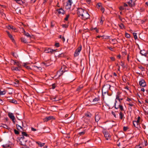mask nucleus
<instances>
[{"label":"nucleus","instance_id":"5fc2aeb1","mask_svg":"<svg viewBox=\"0 0 148 148\" xmlns=\"http://www.w3.org/2000/svg\"><path fill=\"white\" fill-rule=\"evenodd\" d=\"M103 18L102 17H101V21H100V23L101 24H102L103 22Z\"/></svg>","mask_w":148,"mask_h":148},{"label":"nucleus","instance_id":"a211bd4d","mask_svg":"<svg viewBox=\"0 0 148 148\" xmlns=\"http://www.w3.org/2000/svg\"><path fill=\"white\" fill-rule=\"evenodd\" d=\"M100 98L99 97H98L94 99L93 100L92 102L95 103L96 104L99 101Z\"/></svg>","mask_w":148,"mask_h":148},{"label":"nucleus","instance_id":"ddd939ff","mask_svg":"<svg viewBox=\"0 0 148 148\" xmlns=\"http://www.w3.org/2000/svg\"><path fill=\"white\" fill-rule=\"evenodd\" d=\"M59 14H64L65 12L62 8H60L57 10Z\"/></svg>","mask_w":148,"mask_h":148},{"label":"nucleus","instance_id":"de8ad7c7","mask_svg":"<svg viewBox=\"0 0 148 148\" xmlns=\"http://www.w3.org/2000/svg\"><path fill=\"white\" fill-rule=\"evenodd\" d=\"M56 87V84H53L52 85V88L53 89L55 88Z\"/></svg>","mask_w":148,"mask_h":148},{"label":"nucleus","instance_id":"4d7b16f0","mask_svg":"<svg viewBox=\"0 0 148 148\" xmlns=\"http://www.w3.org/2000/svg\"><path fill=\"white\" fill-rule=\"evenodd\" d=\"M3 127L5 128H6L7 129H8V127L7 126V125H6L5 124H4L3 125Z\"/></svg>","mask_w":148,"mask_h":148},{"label":"nucleus","instance_id":"4468645a","mask_svg":"<svg viewBox=\"0 0 148 148\" xmlns=\"http://www.w3.org/2000/svg\"><path fill=\"white\" fill-rule=\"evenodd\" d=\"M140 53L142 56H146V55L147 54L148 52L147 51H146L145 50H143L140 51Z\"/></svg>","mask_w":148,"mask_h":148},{"label":"nucleus","instance_id":"603ef678","mask_svg":"<svg viewBox=\"0 0 148 148\" xmlns=\"http://www.w3.org/2000/svg\"><path fill=\"white\" fill-rule=\"evenodd\" d=\"M62 26L63 27L66 28L68 27V25L66 24H63L62 25Z\"/></svg>","mask_w":148,"mask_h":148},{"label":"nucleus","instance_id":"cd10ccee","mask_svg":"<svg viewBox=\"0 0 148 148\" xmlns=\"http://www.w3.org/2000/svg\"><path fill=\"white\" fill-rule=\"evenodd\" d=\"M9 102L11 103H14V104L17 103V101L15 99H12L9 101Z\"/></svg>","mask_w":148,"mask_h":148},{"label":"nucleus","instance_id":"1a4fd4ad","mask_svg":"<svg viewBox=\"0 0 148 148\" xmlns=\"http://www.w3.org/2000/svg\"><path fill=\"white\" fill-rule=\"evenodd\" d=\"M115 101V103L114 104V108L116 109H118V108H119L120 109V110L122 111L124 110V109H123V106L122 105H121L120 104H119L118 105L117 107H116V101Z\"/></svg>","mask_w":148,"mask_h":148},{"label":"nucleus","instance_id":"a878e982","mask_svg":"<svg viewBox=\"0 0 148 148\" xmlns=\"http://www.w3.org/2000/svg\"><path fill=\"white\" fill-rule=\"evenodd\" d=\"M6 32H7V34H8L9 37L11 40H14L12 35L10 34V32L8 31H6Z\"/></svg>","mask_w":148,"mask_h":148},{"label":"nucleus","instance_id":"69168bd1","mask_svg":"<svg viewBox=\"0 0 148 148\" xmlns=\"http://www.w3.org/2000/svg\"><path fill=\"white\" fill-rule=\"evenodd\" d=\"M107 48L110 50L113 51V49L112 48L109 47H108Z\"/></svg>","mask_w":148,"mask_h":148},{"label":"nucleus","instance_id":"09e8293b","mask_svg":"<svg viewBox=\"0 0 148 148\" xmlns=\"http://www.w3.org/2000/svg\"><path fill=\"white\" fill-rule=\"evenodd\" d=\"M17 61L13 60H11V62L14 65H15V64H16Z\"/></svg>","mask_w":148,"mask_h":148},{"label":"nucleus","instance_id":"13d9d810","mask_svg":"<svg viewBox=\"0 0 148 148\" xmlns=\"http://www.w3.org/2000/svg\"><path fill=\"white\" fill-rule=\"evenodd\" d=\"M86 2L88 4H90L91 2V0H86Z\"/></svg>","mask_w":148,"mask_h":148},{"label":"nucleus","instance_id":"4c0bfd02","mask_svg":"<svg viewBox=\"0 0 148 148\" xmlns=\"http://www.w3.org/2000/svg\"><path fill=\"white\" fill-rule=\"evenodd\" d=\"M59 38L61 39L64 42L65 41V39L64 37L62 36V35H60L59 36Z\"/></svg>","mask_w":148,"mask_h":148},{"label":"nucleus","instance_id":"774afa93","mask_svg":"<svg viewBox=\"0 0 148 148\" xmlns=\"http://www.w3.org/2000/svg\"><path fill=\"white\" fill-rule=\"evenodd\" d=\"M111 60L112 61H114L115 60V58L114 57H110V58Z\"/></svg>","mask_w":148,"mask_h":148},{"label":"nucleus","instance_id":"39448f33","mask_svg":"<svg viewBox=\"0 0 148 148\" xmlns=\"http://www.w3.org/2000/svg\"><path fill=\"white\" fill-rule=\"evenodd\" d=\"M85 10L82 8H80L77 9V13L79 17H80L81 15L84 12V11Z\"/></svg>","mask_w":148,"mask_h":148},{"label":"nucleus","instance_id":"6e6552de","mask_svg":"<svg viewBox=\"0 0 148 148\" xmlns=\"http://www.w3.org/2000/svg\"><path fill=\"white\" fill-rule=\"evenodd\" d=\"M139 84L141 86L143 87H145L146 85L145 80L143 79H141L139 81Z\"/></svg>","mask_w":148,"mask_h":148},{"label":"nucleus","instance_id":"c03bdc74","mask_svg":"<svg viewBox=\"0 0 148 148\" xmlns=\"http://www.w3.org/2000/svg\"><path fill=\"white\" fill-rule=\"evenodd\" d=\"M42 64L45 65L46 66H48L49 65V64L47 63V62H43Z\"/></svg>","mask_w":148,"mask_h":148},{"label":"nucleus","instance_id":"72a5a7b5","mask_svg":"<svg viewBox=\"0 0 148 148\" xmlns=\"http://www.w3.org/2000/svg\"><path fill=\"white\" fill-rule=\"evenodd\" d=\"M6 93V92L5 91H0V95H5Z\"/></svg>","mask_w":148,"mask_h":148},{"label":"nucleus","instance_id":"f03ea898","mask_svg":"<svg viewBox=\"0 0 148 148\" xmlns=\"http://www.w3.org/2000/svg\"><path fill=\"white\" fill-rule=\"evenodd\" d=\"M18 140L20 142V144L23 145H26V143L27 140L25 139L23 136H22L18 138Z\"/></svg>","mask_w":148,"mask_h":148},{"label":"nucleus","instance_id":"6ab92c4d","mask_svg":"<svg viewBox=\"0 0 148 148\" xmlns=\"http://www.w3.org/2000/svg\"><path fill=\"white\" fill-rule=\"evenodd\" d=\"M16 126L17 127V128L18 131H19L20 132H21L22 131L21 130H23V128L20 126V125H18L16 124Z\"/></svg>","mask_w":148,"mask_h":148},{"label":"nucleus","instance_id":"79ce46f5","mask_svg":"<svg viewBox=\"0 0 148 148\" xmlns=\"http://www.w3.org/2000/svg\"><path fill=\"white\" fill-rule=\"evenodd\" d=\"M19 131H18V130H15V129H14V133L16 134H19Z\"/></svg>","mask_w":148,"mask_h":148},{"label":"nucleus","instance_id":"49530a36","mask_svg":"<svg viewBox=\"0 0 148 148\" xmlns=\"http://www.w3.org/2000/svg\"><path fill=\"white\" fill-rule=\"evenodd\" d=\"M111 114L114 116V117L115 118H116V116L115 114V112L113 111H112Z\"/></svg>","mask_w":148,"mask_h":148},{"label":"nucleus","instance_id":"a19ab883","mask_svg":"<svg viewBox=\"0 0 148 148\" xmlns=\"http://www.w3.org/2000/svg\"><path fill=\"white\" fill-rule=\"evenodd\" d=\"M83 87V86H79L77 89V91H79L80 90L82 89Z\"/></svg>","mask_w":148,"mask_h":148},{"label":"nucleus","instance_id":"e433bc0d","mask_svg":"<svg viewBox=\"0 0 148 148\" xmlns=\"http://www.w3.org/2000/svg\"><path fill=\"white\" fill-rule=\"evenodd\" d=\"M120 97V95L119 93H118L117 95L116 96V99L115 100L116 101V99H119Z\"/></svg>","mask_w":148,"mask_h":148},{"label":"nucleus","instance_id":"c85d7f7f","mask_svg":"<svg viewBox=\"0 0 148 148\" xmlns=\"http://www.w3.org/2000/svg\"><path fill=\"white\" fill-rule=\"evenodd\" d=\"M21 133H22V136H23L24 137V136H26V137H28L29 136L25 132H22Z\"/></svg>","mask_w":148,"mask_h":148},{"label":"nucleus","instance_id":"20e7f679","mask_svg":"<svg viewBox=\"0 0 148 148\" xmlns=\"http://www.w3.org/2000/svg\"><path fill=\"white\" fill-rule=\"evenodd\" d=\"M81 49L82 46L80 45L77 48L75 51L74 54V56L75 57H76L78 56L79 54L80 51L81 50Z\"/></svg>","mask_w":148,"mask_h":148},{"label":"nucleus","instance_id":"bb28decb","mask_svg":"<svg viewBox=\"0 0 148 148\" xmlns=\"http://www.w3.org/2000/svg\"><path fill=\"white\" fill-rule=\"evenodd\" d=\"M86 132V130H84L83 131L80 132L78 133V134L80 136H82L84 135Z\"/></svg>","mask_w":148,"mask_h":148},{"label":"nucleus","instance_id":"052dcab7","mask_svg":"<svg viewBox=\"0 0 148 148\" xmlns=\"http://www.w3.org/2000/svg\"><path fill=\"white\" fill-rule=\"evenodd\" d=\"M31 130L32 131H34V132L36 130V129H35L33 127H31Z\"/></svg>","mask_w":148,"mask_h":148},{"label":"nucleus","instance_id":"e2e57ef3","mask_svg":"<svg viewBox=\"0 0 148 148\" xmlns=\"http://www.w3.org/2000/svg\"><path fill=\"white\" fill-rule=\"evenodd\" d=\"M60 57H63L65 56L64 54V53H62L60 55Z\"/></svg>","mask_w":148,"mask_h":148},{"label":"nucleus","instance_id":"3c124183","mask_svg":"<svg viewBox=\"0 0 148 148\" xmlns=\"http://www.w3.org/2000/svg\"><path fill=\"white\" fill-rule=\"evenodd\" d=\"M59 43L56 42L55 43V46L57 47H59Z\"/></svg>","mask_w":148,"mask_h":148},{"label":"nucleus","instance_id":"f704fd0d","mask_svg":"<svg viewBox=\"0 0 148 148\" xmlns=\"http://www.w3.org/2000/svg\"><path fill=\"white\" fill-rule=\"evenodd\" d=\"M125 37L127 38H129L130 37V34L127 33H125Z\"/></svg>","mask_w":148,"mask_h":148},{"label":"nucleus","instance_id":"473e14b6","mask_svg":"<svg viewBox=\"0 0 148 148\" xmlns=\"http://www.w3.org/2000/svg\"><path fill=\"white\" fill-rule=\"evenodd\" d=\"M119 26L120 28L121 29H123L124 27V25L122 23H121L120 24H119Z\"/></svg>","mask_w":148,"mask_h":148},{"label":"nucleus","instance_id":"a18cd8bd","mask_svg":"<svg viewBox=\"0 0 148 148\" xmlns=\"http://www.w3.org/2000/svg\"><path fill=\"white\" fill-rule=\"evenodd\" d=\"M69 16V14L66 15V17L64 18V20L65 21H67Z\"/></svg>","mask_w":148,"mask_h":148},{"label":"nucleus","instance_id":"c9c22d12","mask_svg":"<svg viewBox=\"0 0 148 148\" xmlns=\"http://www.w3.org/2000/svg\"><path fill=\"white\" fill-rule=\"evenodd\" d=\"M133 35L134 36V39L135 40H136V39L137 38V33H133Z\"/></svg>","mask_w":148,"mask_h":148},{"label":"nucleus","instance_id":"2eb2a0df","mask_svg":"<svg viewBox=\"0 0 148 148\" xmlns=\"http://www.w3.org/2000/svg\"><path fill=\"white\" fill-rule=\"evenodd\" d=\"M139 124V123L136 122V121H133V125L137 128L138 129L140 127Z\"/></svg>","mask_w":148,"mask_h":148},{"label":"nucleus","instance_id":"7ed1b4c3","mask_svg":"<svg viewBox=\"0 0 148 148\" xmlns=\"http://www.w3.org/2000/svg\"><path fill=\"white\" fill-rule=\"evenodd\" d=\"M73 3L72 0H68L66 2V5L65 6V8L67 9H69L71 7V5Z\"/></svg>","mask_w":148,"mask_h":148},{"label":"nucleus","instance_id":"b1692460","mask_svg":"<svg viewBox=\"0 0 148 148\" xmlns=\"http://www.w3.org/2000/svg\"><path fill=\"white\" fill-rule=\"evenodd\" d=\"M14 1L17 3L21 5H22L24 3V2L22 1L21 0H14Z\"/></svg>","mask_w":148,"mask_h":148},{"label":"nucleus","instance_id":"338daca9","mask_svg":"<svg viewBox=\"0 0 148 148\" xmlns=\"http://www.w3.org/2000/svg\"><path fill=\"white\" fill-rule=\"evenodd\" d=\"M90 114L89 113H86V114H85V115L86 116L90 117Z\"/></svg>","mask_w":148,"mask_h":148},{"label":"nucleus","instance_id":"7c9ffc66","mask_svg":"<svg viewBox=\"0 0 148 148\" xmlns=\"http://www.w3.org/2000/svg\"><path fill=\"white\" fill-rule=\"evenodd\" d=\"M21 40L22 42L25 43H27L26 40L25 38H21Z\"/></svg>","mask_w":148,"mask_h":148},{"label":"nucleus","instance_id":"412c9836","mask_svg":"<svg viewBox=\"0 0 148 148\" xmlns=\"http://www.w3.org/2000/svg\"><path fill=\"white\" fill-rule=\"evenodd\" d=\"M36 143L39 145L40 147H42L44 146L45 144V143H42L40 142H36Z\"/></svg>","mask_w":148,"mask_h":148},{"label":"nucleus","instance_id":"f3484780","mask_svg":"<svg viewBox=\"0 0 148 148\" xmlns=\"http://www.w3.org/2000/svg\"><path fill=\"white\" fill-rule=\"evenodd\" d=\"M32 142L31 141H29L28 142H27L26 143V145L25 146H26L28 147H31L32 146Z\"/></svg>","mask_w":148,"mask_h":148},{"label":"nucleus","instance_id":"0eeeda50","mask_svg":"<svg viewBox=\"0 0 148 148\" xmlns=\"http://www.w3.org/2000/svg\"><path fill=\"white\" fill-rule=\"evenodd\" d=\"M103 134L106 140L110 139V136L109 133L106 131H104L103 132Z\"/></svg>","mask_w":148,"mask_h":148},{"label":"nucleus","instance_id":"6e6d98bb","mask_svg":"<svg viewBox=\"0 0 148 148\" xmlns=\"http://www.w3.org/2000/svg\"><path fill=\"white\" fill-rule=\"evenodd\" d=\"M119 9L120 10L122 11L124 10V8L123 7L121 6L119 8Z\"/></svg>","mask_w":148,"mask_h":148},{"label":"nucleus","instance_id":"423d86ee","mask_svg":"<svg viewBox=\"0 0 148 148\" xmlns=\"http://www.w3.org/2000/svg\"><path fill=\"white\" fill-rule=\"evenodd\" d=\"M56 50H54L49 48H47L45 49V51L47 53L52 54Z\"/></svg>","mask_w":148,"mask_h":148},{"label":"nucleus","instance_id":"dca6fc26","mask_svg":"<svg viewBox=\"0 0 148 148\" xmlns=\"http://www.w3.org/2000/svg\"><path fill=\"white\" fill-rule=\"evenodd\" d=\"M53 118V116H50L48 117H46L45 119H44L45 122H47L49 120H51Z\"/></svg>","mask_w":148,"mask_h":148},{"label":"nucleus","instance_id":"5701e85b","mask_svg":"<svg viewBox=\"0 0 148 148\" xmlns=\"http://www.w3.org/2000/svg\"><path fill=\"white\" fill-rule=\"evenodd\" d=\"M119 118L121 120L123 119V117H124V115L121 112H119Z\"/></svg>","mask_w":148,"mask_h":148},{"label":"nucleus","instance_id":"393cba45","mask_svg":"<svg viewBox=\"0 0 148 148\" xmlns=\"http://www.w3.org/2000/svg\"><path fill=\"white\" fill-rule=\"evenodd\" d=\"M15 65H16L17 66V67H18V68L20 69L21 68V65L20 63L18 61H17L16 64H15Z\"/></svg>","mask_w":148,"mask_h":148},{"label":"nucleus","instance_id":"58836bf2","mask_svg":"<svg viewBox=\"0 0 148 148\" xmlns=\"http://www.w3.org/2000/svg\"><path fill=\"white\" fill-rule=\"evenodd\" d=\"M101 6H102L101 5V3H99L97 5V8H98L99 9L101 7Z\"/></svg>","mask_w":148,"mask_h":148},{"label":"nucleus","instance_id":"680f3d73","mask_svg":"<svg viewBox=\"0 0 148 148\" xmlns=\"http://www.w3.org/2000/svg\"><path fill=\"white\" fill-rule=\"evenodd\" d=\"M135 148H142V147L139 145L136 146L135 147Z\"/></svg>","mask_w":148,"mask_h":148},{"label":"nucleus","instance_id":"0e129e2a","mask_svg":"<svg viewBox=\"0 0 148 148\" xmlns=\"http://www.w3.org/2000/svg\"><path fill=\"white\" fill-rule=\"evenodd\" d=\"M121 65L122 66L123 68L124 67V63L122 62H121Z\"/></svg>","mask_w":148,"mask_h":148},{"label":"nucleus","instance_id":"bf43d9fd","mask_svg":"<svg viewBox=\"0 0 148 148\" xmlns=\"http://www.w3.org/2000/svg\"><path fill=\"white\" fill-rule=\"evenodd\" d=\"M128 129V127H123V130L124 131H126Z\"/></svg>","mask_w":148,"mask_h":148},{"label":"nucleus","instance_id":"aec40b11","mask_svg":"<svg viewBox=\"0 0 148 148\" xmlns=\"http://www.w3.org/2000/svg\"><path fill=\"white\" fill-rule=\"evenodd\" d=\"M100 117L98 114L96 115L95 119V121L96 122H97L100 119Z\"/></svg>","mask_w":148,"mask_h":148},{"label":"nucleus","instance_id":"ea45409f","mask_svg":"<svg viewBox=\"0 0 148 148\" xmlns=\"http://www.w3.org/2000/svg\"><path fill=\"white\" fill-rule=\"evenodd\" d=\"M8 28L9 29H14V28L13 26H11L10 25H8Z\"/></svg>","mask_w":148,"mask_h":148},{"label":"nucleus","instance_id":"f8f14e48","mask_svg":"<svg viewBox=\"0 0 148 148\" xmlns=\"http://www.w3.org/2000/svg\"><path fill=\"white\" fill-rule=\"evenodd\" d=\"M129 5L130 7H133L135 6V1L132 0H130L128 2Z\"/></svg>","mask_w":148,"mask_h":148},{"label":"nucleus","instance_id":"9b49d317","mask_svg":"<svg viewBox=\"0 0 148 148\" xmlns=\"http://www.w3.org/2000/svg\"><path fill=\"white\" fill-rule=\"evenodd\" d=\"M8 116L9 117L12 119V121H13L14 123L15 122L14 121L15 119V118L13 114L12 113H9L8 114Z\"/></svg>","mask_w":148,"mask_h":148},{"label":"nucleus","instance_id":"9d476101","mask_svg":"<svg viewBox=\"0 0 148 148\" xmlns=\"http://www.w3.org/2000/svg\"><path fill=\"white\" fill-rule=\"evenodd\" d=\"M3 147L5 148L8 147L11 148L13 146V145L11 142H9L8 143L3 145Z\"/></svg>","mask_w":148,"mask_h":148},{"label":"nucleus","instance_id":"8fccbe9b","mask_svg":"<svg viewBox=\"0 0 148 148\" xmlns=\"http://www.w3.org/2000/svg\"><path fill=\"white\" fill-rule=\"evenodd\" d=\"M140 116H138V117L136 121L139 123H140Z\"/></svg>","mask_w":148,"mask_h":148},{"label":"nucleus","instance_id":"c756f323","mask_svg":"<svg viewBox=\"0 0 148 148\" xmlns=\"http://www.w3.org/2000/svg\"><path fill=\"white\" fill-rule=\"evenodd\" d=\"M33 67H34L35 69H38L39 70H40L42 69V68L40 67H38L36 65H34Z\"/></svg>","mask_w":148,"mask_h":148},{"label":"nucleus","instance_id":"864d4df0","mask_svg":"<svg viewBox=\"0 0 148 148\" xmlns=\"http://www.w3.org/2000/svg\"><path fill=\"white\" fill-rule=\"evenodd\" d=\"M12 55L16 58H17V57L18 56L17 54L16 53H13Z\"/></svg>","mask_w":148,"mask_h":148},{"label":"nucleus","instance_id":"4be33fe9","mask_svg":"<svg viewBox=\"0 0 148 148\" xmlns=\"http://www.w3.org/2000/svg\"><path fill=\"white\" fill-rule=\"evenodd\" d=\"M12 70L13 71H19L20 70V69L18 68V67H14L13 66L12 67Z\"/></svg>","mask_w":148,"mask_h":148},{"label":"nucleus","instance_id":"37998d69","mask_svg":"<svg viewBox=\"0 0 148 148\" xmlns=\"http://www.w3.org/2000/svg\"><path fill=\"white\" fill-rule=\"evenodd\" d=\"M99 9L101 10L103 13L104 12V8L102 6H101V7Z\"/></svg>","mask_w":148,"mask_h":148},{"label":"nucleus","instance_id":"f257e3e1","mask_svg":"<svg viewBox=\"0 0 148 148\" xmlns=\"http://www.w3.org/2000/svg\"><path fill=\"white\" fill-rule=\"evenodd\" d=\"M90 15L86 10L84 11V12L81 15L80 17L82 19L85 20L87 19L89 17Z\"/></svg>","mask_w":148,"mask_h":148},{"label":"nucleus","instance_id":"2f4dec72","mask_svg":"<svg viewBox=\"0 0 148 148\" xmlns=\"http://www.w3.org/2000/svg\"><path fill=\"white\" fill-rule=\"evenodd\" d=\"M24 34L25 36L28 37L30 38L31 37V35L28 33L25 32Z\"/></svg>","mask_w":148,"mask_h":148}]
</instances>
